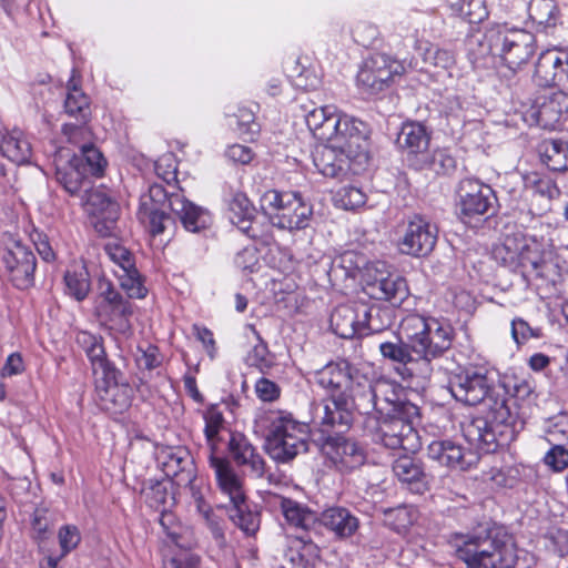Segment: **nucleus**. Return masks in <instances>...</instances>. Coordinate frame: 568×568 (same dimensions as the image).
Masks as SVG:
<instances>
[{"mask_svg":"<svg viewBox=\"0 0 568 568\" xmlns=\"http://www.w3.org/2000/svg\"><path fill=\"white\" fill-rule=\"evenodd\" d=\"M400 335L378 342L382 358L389 363L403 378L415 374L419 365L423 377L432 373L433 359L444 356L452 347L454 328L447 322L419 314H408L399 325Z\"/></svg>","mask_w":568,"mask_h":568,"instance_id":"nucleus-1","label":"nucleus"},{"mask_svg":"<svg viewBox=\"0 0 568 568\" xmlns=\"http://www.w3.org/2000/svg\"><path fill=\"white\" fill-rule=\"evenodd\" d=\"M166 210L187 232L199 233L211 224V214L206 209L189 201L181 190L169 192L158 183L152 184L148 194L141 196L138 217L148 224L152 235H158L164 232L168 223L173 222Z\"/></svg>","mask_w":568,"mask_h":568,"instance_id":"nucleus-2","label":"nucleus"},{"mask_svg":"<svg viewBox=\"0 0 568 568\" xmlns=\"http://www.w3.org/2000/svg\"><path fill=\"white\" fill-rule=\"evenodd\" d=\"M449 542L467 568H514L517 562L514 545L496 527L487 525L469 534L456 532Z\"/></svg>","mask_w":568,"mask_h":568,"instance_id":"nucleus-3","label":"nucleus"},{"mask_svg":"<svg viewBox=\"0 0 568 568\" xmlns=\"http://www.w3.org/2000/svg\"><path fill=\"white\" fill-rule=\"evenodd\" d=\"M453 397L464 405H495L497 419L508 417V388L506 384L496 382L485 367H466L450 376L448 383Z\"/></svg>","mask_w":568,"mask_h":568,"instance_id":"nucleus-4","label":"nucleus"},{"mask_svg":"<svg viewBox=\"0 0 568 568\" xmlns=\"http://www.w3.org/2000/svg\"><path fill=\"white\" fill-rule=\"evenodd\" d=\"M392 395L394 399L381 406L378 418L365 422V429L378 434L387 447L409 449L417 439L414 425L419 419V407L399 398L395 390Z\"/></svg>","mask_w":568,"mask_h":568,"instance_id":"nucleus-5","label":"nucleus"},{"mask_svg":"<svg viewBox=\"0 0 568 568\" xmlns=\"http://www.w3.org/2000/svg\"><path fill=\"white\" fill-rule=\"evenodd\" d=\"M222 494L230 498V505H222L229 519L246 536H254L260 529L261 516L250 508L243 488V478L232 464H211Z\"/></svg>","mask_w":568,"mask_h":568,"instance_id":"nucleus-6","label":"nucleus"},{"mask_svg":"<svg viewBox=\"0 0 568 568\" xmlns=\"http://www.w3.org/2000/svg\"><path fill=\"white\" fill-rule=\"evenodd\" d=\"M271 424L265 449L276 462H288L310 449L306 442V425L292 418L290 414L271 412L266 416Z\"/></svg>","mask_w":568,"mask_h":568,"instance_id":"nucleus-7","label":"nucleus"},{"mask_svg":"<svg viewBox=\"0 0 568 568\" xmlns=\"http://www.w3.org/2000/svg\"><path fill=\"white\" fill-rule=\"evenodd\" d=\"M369 126L362 120L344 114L339 116L328 143L354 161L355 172L364 169L369 161Z\"/></svg>","mask_w":568,"mask_h":568,"instance_id":"nucleus-8","label":"nucleus"},{"mask_svg":"<svg viewBox=\"0 0 568 568\" xmlns=\"http://www.w3.org/2000/svg\"><path fill=\"white\" fill-rule=\"evenodd\" d=\"M95 392L105 409L122 412L131 403V387L124 374L109 361L92 369Z\"/></svg>","mask_w":568,"mask_h":568,"instance_id":"nucleus-9","label":"nucleus"},{"mask_svg":"<svg viewBox=\"0 0 568 568\" xmlns=\"http://www.w3.org/2000/svg\"><path fill=\"white\" fill-rule=\"evenodd\" d=\"M397 245L403 254L423 257L434 250L437 227L422 215L414 214L398 226Z\"/></svg>","mask_w":568,"mask_h":568,"instance_id":"nucleus-10","label":"nucleus"},{"mask_svg":"<svg viewBox=\"0 0 568 568\" xmlns=\"http://www.w3.org/2000/svg\"><path fill=\"white\" fill-rule=\"evenodd\" d=\"M99 292L101 301L97 311L100 320L118 333H128L131 329L130 317L133 313L131 302L104 278L99 281Z\"/></svg>","mask_w":568,"mask_h":568,"instance_id":"nucleus-11","label":"nucleus"},{"mask_svg":"<svg viewBox=\"0 0 568 568\" xmlns=\"http://www.w3.org/2000/svg\"><path fill=\"white\" fill-rule=\"evenodd\" d=\"M55 181L72 196L87 193L91 189V179L82 158H77L70 149L61 148L53 156Z\"/></svg>","mask_w":568,"mask_h":568,"instance_id":"nucleus-12","label":"nucleus"},{"mask_svg":"<svg viewBox=\"0 0 568 568\" xmlns=\"http://www.w3.org/2000/svg\"><path fill=\"white\" fill-rule=\"evenodd\" d=\"M536 51L535 34L524 29L499 24L498 58L511 70L526 64Z\"/></svg>","mask_w":568,"mask_h":568,"instance_id":"nucleus-13","label":"nucleus"},{"mask_svg":"<svg viewBox=\"0 0 568 568\" xmlns=\"http://www.w3.org/2000/svg\"><path fill=\"white\" fill-rule=\"evenodd\" d=\"M459 211L463 219L493 215L497 197L494 190L476 179H464L458 185Z\"/></svg>","mask_w":568,"mask_h":568,"instance_id":"nucleus-14","label":"nucleus"},{"mask_svg":"<svg viewBox=\"0 0 568 568\" xmlns=\"http://www.w3.org/2000/svg\"><path fill=\"white\" fill-rule=\"evenodd\" d=\"M64 113L74 118L77 123H65L62 133L70 143L77 144L79 136L89 135L87 123L91 118L90 99L74 81V75L68 81L67 94L63 103Z\"/></svg>","mask_w":568,"mask_h":568,"instance_id":"nucleus-15","label":"nucleus"},{"mask_svg":"<svg viewBox=\"0 0 568 568\" xmlns=\"http://www.w3.org/2000/svg\"><path fill=\"white\" fill-rule=\"evenodd\" d=\"M403 67L385 53H375L367 58L357 73V84L369 94H376L389 85Z\"/></svg>","mask_w":568,"mask_h":568,"instance_id":"nucleus-16","label":"nucleus"},{"mask_svg":"<svg viewBox=\"0 0 568 568\" xmlns=\"http://www.w3.org/2000/svg\"><path fill=\"white\" fill-rule=\"evenodd\" d=\"M2 262L17 288L26 290L33 285L37 258L30 246L21 241H12L4 250Z\"/></svg>","mask_w":568,"mask_h":568,"instance_id":"nucleus-17","label":"nucleus"},{"mask_svg":"<svg viewBox=\"0 0 568 568\" xmlns=\"http://www.w3.org/2000/svg\"><path fill=\"white\" fill-rule=\"evenodd\" d=\"M367 287L377 300L402 304L408 296L406 280L395 272H388L385 263L377 262L367 270Z\"/></svg>","mask_w":568,"mask_h":568,"instance_id":"nucleus-18","label":"nucleus"},{"mask_svg":"<svg viewBox=\"0 0 568 568\" xmlns=\"http://www.w3.org/2000/svg\"><path fill=\"white\" fill-rule=\"evenodd\" d=\"M362 375L346 359L331 362L314 373V382L326 390L328 397H347L352 385Z\"/></svg>","mask_w":568,"mask_h":568,"instance_id":"nucleus-19","label":"nucleus"},{"mask_svg":"<svg viewBox=\"0 0 568 568\" xmlns=\"http://www.w3.org/2000/svg\"><path fill=\"white\" fill-rule=\"evenodd\" d=\"M392 390L384 393V397L379 396V388L373 386L372 382L366 375L362 374L357 381L352 385L348 392L349 409H355L362 416H364L363 425L369 419V417L379 416L381 406L385 402H392L394 399Z\"/></svg>","mask_w":568,"mask_h":568,"instance_id":"nucleus-20","label":"nucleus"},{"mask_svg":"<svg viewBox=\"0 0 568 568\" xmlns=\"http://www.w3.org/2000/svg\"><path fill=\"white\" fill-rule=\"evenodd\" d=\"M315 418L322 434L335 435L347 432L353 424V410L349 409L348 397H328L316 408Z\"/></svg>","mask_w":568,"mask_h":568,"instance_id":"nucleus-21","label":"nucleus"},{"mask_svg":"<svg viewBox=\"0 0 568 568\" xmlns=\"http://www.w3.org/2000/svg\"><path fill=\"white\" fill-rule=\"evenodd\" d=\"M568 111V93L557 90L536 99L530 109L536 123L546 130L556 129L562 114Z\"/></svg>","mask_w":568,"mask_h":568,"instance_id":"nucleus-22","label":"nucleus"},{"mask_svg":"<svg viewBox=\"0 0 568 568\" xmlns=\"http://www.w3.org/2000/svg\"><path fill=\"white\" fill-rule=\"evenodd\" d=\"M467 57L474 68L487 67L489 60L498 57L499 24L491 26L484 33H474L468 37Z\"/></svg>","mask_w":568,"mask_h":568,"instance_id":"nucleus-23","label":"nucleus"},{"mask_svg":"<svg viewBox=\"0 0 568 568\" xmlns=\"http://www.w3.org/2000/svg\"><path fill=\"white\" fill-rule=\"evenodd\" d=\"M313 163L318 172L327 178L339 179L349 171L357 173L354 161L344 152H339V149L334 148L333 143L316 148L313 153Z\"/></svg>","mask_w":568,"mask_h":568,"instance_id":"nucleus-24","label":"nucleus"},{"mask_svg":"<svg viewBox=\"0 0 568 568\" xmlns=\"http://www.w3.org/2000/svg\"><path fill=\"white\" fill-rule=\"evenodd\" d=\"M429 141V133L419 122L404 123L397 136L398 146L408 155L417 158V163L415 164L417 169H423L428 162L427 150Z\"/></svg>","mask_w":568,"mask_h":568,"instance_id":"nucleus-25","label":"nucleus"},{"mask_svg":"<svg viewBox=\"0 0 568 568\" xmlns=\"http://www.w3.org/2000/svg\"><path fill=\"white\" fill-rule=\"evenodd\" d=\"M511 403L513 402H508V417L503 420L495 418V405H486V415L476 416L471 419V422L466 427L467 435L473 440L481 442L485 444L495 442L496 434L503 433V430L499 429L500 427L511 426L515 423L516 418L511 412Z\"/></svg>","mask_w":568,"mask_h":568,"instance_id":"nucleus-26","label":"nucleus"},{"mask_svg":"<svg viewBox=\"0 0 568 568\" xmlns=\"http://www.w3.org/2000/svg\"><path fill=\"white\" fill-rule=\"evenodd\" d=\"M526 195L530 197V212L536 215H542L550 210V203L558 190L554 182L536 172L524 176Z\"/></svg>","mask_w":568,"mask_h":568,"instance_id":"nucleus-27","label":"nucleus"},{"mask_svg":"<svg viewBox=\"0 0 568 568\" xmlns=\"http://www.w3.org/2000/svg\"><path fill=\"white\" fill-rule=\"evenodd\" d=\"M256 209L243 192H235L229 201V220L239 231L250 239L260 237L258 230L253 225Z\"/></svg>","mask_w":568,"mask_h":568,"instance_id":"nucleus-28","label":"nucleus"},{"mask_svg":"<svg viewBox=\"0 0 568 568\" xmlns=\"http://www.w3.org/2000/svg\"><path fill=\"white\" fill-rule=\"evenodd\" d=\"M313 216V207L297 193L282 214L272 216V225L280 230L298 231L306 229Z\"/></svg>","mask_w":568,"mask_h":568,"instance_id":"nucleus-29","label":"nucleus"},{"mask_svg":"<svg viewBox=\"0 0 568 568\" xmlns=\"http://www.w3.org/2000/svg\"><path fill=\"white\" fill-rule=\"evenodd\" d=\"M562 57L564 49H549L539 54L534 72L538 87H556V81L567 80L562 73Z\"/></svg>","mask_w":568,"mask_h":568,"instance_id":"nucleus-30","label":"nucleus"},{"mask_svg":"<svg viewBox=\"0 0 568 568\" xmlns=\"http://www.w3.org/2000/svg\"><path fill=\"white\" fill-rule=\"evenodd\" d=\"M304 110L305 123L315 138L321 141H328L332 138L335 125L342 113L337 112L334 105H323Z\"/></svg>","mask_w":568,"mask_h":568,"instance_id":"nucleus-31","label":"nucleus"},{"mask_svg":"<svg viewBox=\"0 0 568 568\" xmlns=\"http://www.w3.org/2000/svg\"><path fill=\"white\" fill-rule=\"evenodd\" d=\"M317 520L339 539L352 537L359 527L358 518L344 507L328 508Z\"/></svg>","mask_w":568,"mask_h":568,"instance_id":"nucleus-32","label":"nucleus"},{"mask_svg":"<svg viewBox=\"0 0 568 568\" xmlns=\"http://www.w3.org/2000/svg\"><path fill=\"white\" fill-rule=\"evenodd\" d=\"M359 302L337 306L331 314L333 332L342 338L361 336Z\"/></svg>","mask_w":568,"mask_h":568,"instance_id":"nucleus-33","label":"nucleus"},{"mask_svg":"<svg viewBox=\"0 0 568 568\" xmlns=\"http://www.w3.org/2000/svg\"><path fill=\"white\" fill-rule=\"evenodd\" d=\"M361 336L382 333L390 327L394 321V311L377 304L359 302Z\"/></svg>","mask_w":568,"mask_h":568,"instance_id":"nucleus-34","label":"nucleus"},{"mask_svg":"<svg viewBox=\"0 0 568 568\" xmlns=\"http://www.w3.org/2000/svg\"><path fill=\"white\" fill-rule=\"evenodd\" d=\"M321 452L328 458V462H343L346 457L364 459L363 448L353 439L344 437L342 434L327 435L322 439L318 446Z\"/></svg>","mask_w":568,"mask_h":568,"instance_id":"nucleus-35","label":"nucleus"},{"mask_svg":"<svg viewBox=\"0 0 568 568\" xmlns=\"http://www.w3.org/2000/svg\"><path fill=\"white\" fill-rule=\"evenodd\" d=\"M0 152L17 164H24L31 156V144L21 130L13 129L0 141Z\"/></svg>","mask_w":568,"mask_h":568,"instance_id":"nucleus-36","label":"nucleus"},{"mask_svg":"<svg viewBox=\"0 0 568 568\" xmlns=\"http://www.w3.org/2000/svg\"><path fill=\"white\" fill-rule=\"evenodd\" d=\"M393 471L414 494H424L429 488V476L419 464H393Z\"/></svg>","mask_w":568,"mask_h":568,"instance_id":"nucleus-37","label":"nucleus"},{"mask_svg":"<svg viewBox=\"0 0 568 568\" xmlns=\"http://www.w3.org/2000/svg\"><path fill=\"white\" fill-rule=\"evenodd\" d=\"M275 498L278 500L283 516L291 525L308 530L316 523L315 514L297 501L277 495Z\"/></svg>","mask_w":568,"mask_h":568,"instance_id":"nucleus-38","label":"nucleus"},{"mask_svg":"<svg viewBox=\"0 0 568 568\" xmlns=\"http://www.w3.org/2000/svg\"><path fill=\"white\" fill-rule=\"evenodd\" d=\"M383 521L398 534L406 532L417 519V511L408 505H399L394 508H381Z\"/></svg>","mask_w":568,"mask_h":568,"instance_id":"nucleus-39","label":"nucleus"},{"mask_svg":"<svg viewBox=\"0 0 568 568\" xmlns=\"http://www.w3.org/2000/svg\"><path fill=\"white\" fill-rule=\"evenodd\" d=\"M454 16L468 23H479L488 17L484 0H446Z\"/></svg>","mask_w":568,"mask_h":568,"instance_id":"nucleus-40","label":"nucleus"},{"mask_svg":"<svg viewBox=\"0 0 568 568\" xmlns=\"http://www.w3.org/2000/svg\"><path fill=\"white\" fill-rule=\"evenodd\" d=\"M88 135L79 136V142L75 145L80 148V154L77 158L83 159V164L87 166V173L90 176L101 178L106 168V160L102 152L92 143L80 144Z\"/></svg>","mask_w":568,"mask_h":568,"instance_id":"nucleus-41","label":"nucleus"},{"mask_svg":"<svg viewBox=\"0 0 568 568\" xmlns=\"http://www.w3.org/2000/svg\"><path fill=\"white\" fill-rule=\"evenodd\" d=\"M297 192H281L277 190H267L261 196V209L265 215L268 216L272 223V216L282 214L284 209L291 204Z\"/></svg>","mask_w":568,"mask_h":568,"instance_id":"nucleus-42","label":"nucleus"},{"mask_svg":"<svg viewBox=\"0 0 568 568\" xmlns=\"http://www.w3.org/2000/svg\"><path fill=\"white\" fill-rule=\"evenodd\" d=\"M85 204L92 207L93 214H101L104 219L114 222L118 215V204L103 191L94 190L85 193Z\"/></svg>","mask_w":568,"mask_h":568,"instance_id":"nucleus-43","label":"nucleus"},{"mask_svg":"<svg viewBox=\"0 0 568 568\" xmlns=\"http://www.w3.org/2000/svg\"><path fill=\"white\" fill-rule=\"evenodd\" d=\"M65 293L77 301H83L90 292V280L88 272L82 268L78 271H67L64 274Z\"/></svg>","mask_w":568,"mask_h":568,"instance_id":"nucleus-44","label":"nucleus"},{"mask_svg":"<svg viewBox=\"0 0 568 568\" xmlns=\"http://www.w3.org/2000/svg\"><path fill=\"white\" fill-rule=\"evenodd\" d=\"M545 158L550 170H568V143L562 140H551L545 149Z\"/></svg>","mask_w":568,"mask_h":568,"instance_id":"nucleus-45","label":"nucleus"},{"mask_svg":"<svg viewBox=\"0 0 568 568\" xmlns=\"http://www.w3.org/2000/svg\"><path fill=\"white\" fill-rule=\"evenodd\" d=\"M528 11L531 20L540 26L547 28L556 24L557 7L551 0H531Z\"/></svg>","mask_w":568,"mask_h":568,"instance_id":"nucleus-46","label":"nucleus"},{"mask_svg":"<svg viewBox=\"0 0 568 568\" xmlns=\"http://www.w3.org/2000/svg\"><path fill=\"white\" fill-rule=\"evenodd\" d=\"M428 457L436 462H462L464 454L460 446L450 440H442L428 446Z\"/></svg>","mask_w":568,"mask_h":568,"instance_id":"nucleus-47","label":"nucleus"},{"mask_svg":"<svg viewBox=\"0 0 568 568\" xmlns=\"http://www.w3.org/2000/svg\"><path fill=\"white\" fill-rule=\"evenodd\" d=\"M520 241L518 242L516 237H507L505 242L500 245H497L493 255L494 258L500 263L503 266L508 267L511 271L518 270V250H519Z\"/></svg>","mask_w":568,"mask_h":568,"instance_id":"nucleus-48","label":"nucleus"},{"mask_svg":"<svg viewBox=\"0 0 568 568\" xmlns=\"http://www.w3.org/2000/svg\"><path fill=\"white\" fill-rule=\"evenodd\" d=\"M519 476L517 467L503 464L500 467L493 466L486 473H484V480L495 484L497 487H513Z\"/></svg>","mask_w":568,"mask_h":568,"instance_id":"nucleus-49","label":"nucleus"},{"mask_svg":"<svg viewBox=\"0 0 568 568\" xmlns=\"http://www.w3.org/2000/svg\"><path fill=\"white\" fill-rule=\"evenodd\" d=\"M336 206L344 210H355L366 202L365 193L353 185L342 186L334 195Z\"/></svg>","mask_w":568,"mask_h":568,"instance_id":"nucleus-50","label":"nucleus"},{"mask_svg":"<svg viewBox=\"0 0 568 568\" xmlns=\"http://www.w3.org/2000/svg\"><path fill=\"white\" fill-rule=\"evenodd\" d=\"M231 456L235 462H256L255 448L242 434H232L229 442Z\"/></svg>","mask_w":568,"mask_h":568,"instance_id":"nucleus-51","label":"nucleus"},{"mask_svg":"<svg viewBox=\"0 0 568 568\" xmlns=\"http://www.w3.org/2000/svg\"><path fill=\"white\" fill-rule=\"evenodd\" d=\"M121 287L126 292L129 298H143L148 290L144 287L138 270L134 267L118 274Z\"/></svg>","mask_w":568,"mask_h":568,"instance_id":"nucleus-52","label":"nucleus"},{"mask_svg":"<svg viewBox=\"0 0 568 568\" xmlns=\"http://www.w3.org/2000/svg\"><path fill=\"white\" fill-rule=\"evenodd\" d=\"M423 60L434 67L449 69L455 64V55L450 50L442 49L435 44H427L423 52Z\"/></svg>","mask_w":568,"mask_h":568,"instance_id":"nucleus-53","label":"nucleus"},{"mask_svg":"<svg viewBox=\"0 0 568 568\" xmlns=\"http://www.w3.org/2000/svg\"><path fill=\"white\" fill-rule=\"evenodd\" d=\"M204 420V434L207 443L213 448L216 440L219 439V433L223 427L224 417L222 412H220L216 406L212 405L205 410Z\"/></svg>","mask_w":568,"mask_h":568,"instance_id":"nucleus-54","label":"nucleus"},{"mask_svg":"<svg viewBox=\"0 0 568 568\" xmlns=\"http://www.w3.org/2000/svg\"><path fill=\"white\" fill-rule=\"evenodd\" d=\"M540 253L531 248L524 240L520 241L518 250V270L524 276H531L540 260Z\"/></svg>","mask_w":568,"mask_h":568,"instance_id":"nucleus-55","label":"nucleus"},{"mask_svg":"<svg viewBox=\"0 0 568 568\" xmlns=\"http://www.w3.org/2000/svg\"><path fill=\"white\" fill-rule=\"evenodd\" d=\"M548 443L565 445L568 442V414H559L552 417L546 428Z\"/></svg>","mask_w":568,"mask_h":568,"instance_id":"nucleus-56","label":"nucleus"},{"mask_svg":"<svg viewBox=\"0 0 568 568\" xmlns=\"http://www.w3.org/2000/svg\"><path fill=\"white\" fill-rule=\"evenodd\" d=\"M146 501L150 507L159 509L165 507L169 498L166 486L161 480L148 479L144 481Z\"/></svg>","mask_w":568,"mask_h":568,"instance_id":"nucleus-57","label":"nucleus"},{"mask_svg":"<svg viewBox=\"0 0 568 568\" xmlns=\"http://www.w3.org/2000/svg\"><path fill=\"white\" fill-rule=\"evenodd\" d=\"M300 542L302 545L296 552L297 565L302 566L303 568H307L310 565H313L314 561L320 557V548L312 541L308 536L300 537ZM291 560L296 562V558L294 556L291 558Z\"/></svg>","mask_w":568,"mask_h":568,"instance_id":"nucleus-58","label":"nucleus"},{"mask_svg":"<svg viewBox=\"0 0 568 568\" xmlns=\"http://www.w3.org/2000/svg\"><path fill=\"white\" fill-rule=\"evenodd\" d=\"M236 130L241 134L255 133L258 131V125L255 123L254 112L245 106H240L237 112L232 114ZM233 125V122L230 123Z\"/></svg>","mask_w":568,"mask_h":568,"instance_id":"nucleus-59","label":"nucleus"},{"mask_svg":"<svg viewBox=\"0 0 568 568\" xmlns=\"http://www.w3.org/2000/svg\"><path fill=\"white\" fill-rule=\"evenodd\" d=\"M430 168L442 174H450L456 169V159L446 149L434 151L432 159H428Z\"/></svg>","mask_w":568,"mask_h":568,"instance_id":"nucleus-60","label":"nucleus"},{"mask_svg":"<svg viewBox=\"0 0 568 568\" xmlns=\"http://www.w3.org/2000/svg\"><path fill=\"white\" fill-rule=\"evenodd\" d=\"M58 539L61 548V557H63L77 548L81 540V535L78 527L64 525L59 529Z\"/></svg>","mask_w":568,"mask_h":568,"instance_id":"nucleus-61","label":"nucleus"},{"mask_svg":"<svg viewBox=\"0 0 568 568\" xmlns=\"http://www.w3.org/2000/svg\"><path fill=\"white\" fill-rule=\"evenodd\" d=\"M51 519L48 516V510L44 508L36 509L32 519V531L34 540L41 545L49 538V528Z\"/></svg>","mask_w":568,"mask_h":568,"instance_id":"nucleus-62","label":"nucleus"},{"mask_svg":"<svg viewBox=\"0 0 568 568\" xmlns=\"http://www.w3.org/2000/svg\"><path fill=\"white\" fill-rule=\"evenodd\" d=\"M256 337L257 343L253 346L252 351L247 356V361L250 365L262 368L263 366H268V347L267 344L263 341L260 333L255 329L253 325L248 326Z\"/></svg>","mask_w":568,"mask_h":568,"instance_id":"nucleus-63","label":"nucleus"},{"mask_svg":"<svg viewBox=\"0 0 568 568\" xmlns=\"http://www.w3.org/2000/svg\"><path fill=\"white\" fill-rule=\"evenodd\" d=\"M159 523L162 527L163 532L166 537L176 546H180L181 538V526L176 520L174 514L166 511L165 509L161 510Z\"/></svg>","mask_w":568,"mask_h":568,"instance_id":"nucleus-64","label":"nucleus"}]
</instances>
